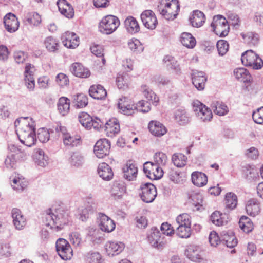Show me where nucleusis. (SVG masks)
Returning <instances> with one entry per match:
<instances>
[{
	"mask_svg": "<svg viewBox=\"0 0 263 263\" xmlns=\"http://www.w3.org/2000/svg\"><path fill=\"white\" fill-rule=\"evenodd\" d=\"M147 238L149 243L155 248L160 249L165 244L164 234H161L156 227L151 229L147 234Z\"/></svg>",
	"mask_w": 263,
	"mask_h": 263,
	"instance_id": "10",
	"label": "nucleus"
},
{
	"mask_svg": "<svg viewBox=\"0 0 263 263\" xmlns=\"http://www.w3.org/2000/svg\"><path fill=\"white\" fill-rule=\"evenodd\" d=\"M148 129L151 133L157 137H161L165 135L167 132L165 126L157 121H152L148 124Z\"/></svg>",
	"mask_w": 263,
	"mask_h": 263,
	"instance_id": "27",
	"label": "nucleus"
},
{
	"mask_svg": "<svg viewBox=\"0 0 263 263\" xmlns=\"http://www.w3.org/2000/svg\"><path fill=\"white\" fill-rule=\"evenodd\" d=\"M36 137L41 142L45 143L49 140L50 133L48 129L41 128L37 132Z\"/></svg>",
	"mask_w": 263,
	"mask_h": 263,
	"instance_id": "58",
	"label": "nucleus"
},
{
	"mask_svg": "<svg viewBox=\"0 0 263 263\" xmlns=\"http://www.w3.org/2000/svg\"><path fill=\"white\" fill-rule=\"evenodd\" d=\"M129 49L136 53H140L143 50L144 47L139 40L136 39L130 40L128 42Z\"/></svg>",
	"mask_w": 263,
	"mask_h": 263,
	"instance_id": "54",
	"label": "nucleus"
},
{
	"mask_svg": "<svg viewBox=\"0 0 263 263\" xmlns=\"http://www.w3.org/2000/svg\"><path fill=\"white\" fill-rule=\"evenodd\" d=\"M128 184L122 179L115 180L111 184L110 193L117 199H121L127 193Z\"/></svg>",
	"mask_w": 263,
	"mask_h": 263,
	"instance_id": "11",
	"label": "nucleus"
},
{
	"mask_svg": "<svg viewBox=\"0 0 263 263\" xmlns=\"http://www.w3.org/2000/svg\"><path fill=\"white\" fill-rule=\"evenodd\" d=\"M89 95L97 100H102L106 98L107 92L101 85H92L89 90Z\"/></svg>",
	"mask_w": 263,
	"mask_h": 263,
	"instance_id": "29",
	"label": "nucleus"
},
{
	"mask_svg": "<svg viewBox=\"0 0 263 263\" xmlns=\"http://www.w3.org/2000/svg\"><path fill=\"white\" fill-rule=\"evenodd\" d=\"M92 118L86 112H81L79 115V121L82 125L88 129H90V123Z\"/></svg>",
	"mask_w": 263,
	"mask_h": 263,
	"instance_id": "55",
	"label": "nucleus"
},
{
	"mask_svg": "<svg viewBox=\"0 0 263 263\" xmlns=\"http://www.w3.org/2000/svg\"><path fill=\"white\" fill-rule=\"evenodd\" d=\"M60 13L65 17L70 18L74 15V11L72 6L66 0H58L57 3Z\"/></svg>",
	"mask_w": 263,
	"mask_h": 263,
	"instance_id": "28",
	"label": "nucleus"
},
{
	"mask_svg": "<svg viewBox=\"0 0 263 263\" xmlns=\"http://www.w3.org/2000/svg\"><path fill=\"white\" fill-rule=\"evenodd\" d=\"M240 228L245 233H249L253 229V224L251 219L247 216H242L239 221Z\"/></svg>",
	"mask_w": 263,
	"mask_h": 263,
	"instance_id": "47",
	"label": "nucleus"
},
{
	"mask_svg": "<svg viewBox=\"0 0 263 263\" xmlns=\"http://www.w3.org/2000/svg\"><path fill=\"white\" fill-rule=\"evenodd\" d=\"M241 60L244 65L252 67L254 69H259L263 66L262 60L252 50L242 53Z\"/></svg>",
	"mask_w": 263,
	"mask_h": 263,
	"instance_id": "6",
	"label": "nucleus"
},
{
	"mask_svg": "<svg viewBox=\"0 0 263 263\" xmlns=\"http://www.w3.org/2000/svg\"><path fill=\"white\" fill-rule=\"evenodd\" d=\"M118 108L121 113L128 116L133 115L136 110V106L135 104L125 106L122 103H118Z\"/></svg>",
	"mask_w": 263,
	"mask_h": 263,
	"instance_id": "59",
	"label": "nucleus"
},
{
	"mask_svg": "<svg viewBox=\"0 0 263 263\" xmlns=\"http://www.w3.org/2000/svg\"><path fill=\"white\" fill-rule=\"evenodd\" d=\"M226 208L230 210H233L236 207L237 204V197L233 193H228L225 196Z\"/></svg>",
	"mask_w": 263,
	"mask_h": 263,
	"instance_id": "51",
	"label": "nucleus"
},
{
	"mask_svg": "<svg viewBox=\"0 0 263 263\" xmlns=\"http://www.w3.org/2000/svg\"><path fill=\"white\" fill-rule=\"evenodd\" d=\"M68 212L62 208H52L46 210L43 222L46 227H49L53 232L61 230L68 222Z\"/></svg>",
	"mask_w": 263,
	"mask_h": 263,
	"instance_id": "2",
	"label": "nucleus"
},
{
	"mask_svg": "<svg viewBox=\"0 0 263 263\" xmlns=\"http://www.w3.org/2000/svg\"><path fill=\"white\" fill-rule=\"evenodd\" d=\"M56 251L60 257L67 260L72 257V250L69 242L64 238H59L56 241Z\"/></svg>",
	"mask_w": 263,
	"mask_h": 263,
	"instance_id": "8",
	"label": "nucleus"
},
{
	"mask_svg": "<svg viewBox=\"0 0 263 263\" xmlns=\"http://www.w3.org/2000/svg\"><path fill=\"white\" fill-rule=\"evenodd\" d=\"M11 180V186L14 190L21 192L25 189L28 186V181L21 174H16L13 178H10Z\"/></svg>",
	"mask_w": 263,
	"mask_h": 263,
	"instance_id": "25",
	"label": "nucleus"
},
{
	"mask_svg": "<svg viewBox=\"0 0 263 263\" xmlns=\"http://www.w3.org/2000/svg\"><path fill=\"white\" fill-rule=\"evenodd\" d=\"M252 118L255 123L263 124V106L253 112Z\"/></svg>",
	"mask_w": 263,
	"mask_h": 263,
	"instance_id": "64",
	"label": "nucleus"
},
{
	"mask_svg": "<svg viewBox=\"0 0 263 263\" xmlns=\"http://www.w3.org/2000/svg\"><path fill=\"white\" fill-rule=\"evenodd\" d=\"M4 23L5 29L10 33L15 32L19 27V22L17 18L14 14L11 13H9L5 15L4 17Z\"/></svg>",
	"mask_w": 263,
	"mask_h": 263,
	"instance_id": "17",
	"label": "nucleus"
},
{
	"mask_svg": "<svg viewBox=\"0 0 263 263\" xmlns=\"http://www.w3.org/2000/svg\"><path fill=\"white\" fill-rule=\"evenodd\" d=\"M228 215H222L219 212L215 211L211 216V220L213 224L217 226L224 225L227 223Z\"/></svg>",
	"mask_w": 263,
	"mask_h": 263,
	"instance_id": "42",
	"label": "nucleus"
},
{
	"mask_svg": "<svg viewBox=\"0 0 263 263\" xmlns=\"http://www.w3.org/2000/svg\"><path fill=\"white\" fill-rule=\"evenodd\" d=\"M211 26L213 31L217 35L224 37L228 34L229 25L226 18L222 15L214 16Z\"/></svg>",
	"mask_w": 263,
	"mask_h": 263,
	"instance_id": "5",
	"label": "nucleus"
},
{
	"mask_svg": "<svg viewBox=\"0 0 263 263\" xmlns=\"http://www.w3.org/2000/svg\"><path fill=\"white\" fill-rule=\"evenodd\" d=\"M233 73L235 77L240 81L247 82L250 80L251 76L248 70L245 68H236Z\"/></svg>",
	"mask_w": 263,
	"mask_h": 263,
	"instance_id": "44",
	"label": "nucleus"
},
{
	"mask_svg": "<svg viewBox=\"0 0 263 263\" xmlns=\"http://www.w3.org/2000/svg\"><path fill=\"white\" fill-rule=\"evenodd\" d=\"M11 217L15 228L18 230H23L26 224V219L21 211L17 208L12 209Z\"/></svg>",
	"mask_w": 263,
	"mask_h": 263,
	"instance_id": "15",
	"label": "nucleus"
},
{
	"mask_svg": "<svg viewBox=\"0 0 263 263\" xmlns=\"http://www.w3.org/2000/svg\"><path fill=\"white\" fill-rule=\"evenodd\" d=\"M140 197L142 201L146 203L153 202L157 196L155 186L151 183H142L140 185Z\"/></svg>",
	"mask_w": 263,
	"mask_h": 263,
	"instance_id": "9",
	"label": "nucleus"
},
{
	"mask_svg": "<svg viewBox=\"0 0 263 263\" xmlns=\"http://www.w3.org/2000/svg\"><path fill=\"white\" fill-rule=\"evenodd\" d=\"M193 109L199 120L203 122H209L212 118L211 110L200 101L196 100L193 103Z\"/></svg>",
	"mask_w": 263,
	"mask_h": 263,
	"instance_id": "7",
	"label": "nucleus"
},
{
	"mask_svg": "<svg viewBox=\"0 0 263 263\" xmlns=\"http://www.w3.org/2000/svg\"><path fill=\"white\" fill-rule=\"evenodd\" d=\"M242 172L243 177L249 180H255L258 177L257 170L251 165L243 166Z\"/></svg>",
	"mask_w": 263,
	"mask_h": 263,
	"instance_id": "45",
	"label": "nucleus"
},
{
	"mask_svg": "<svg viewBox=\"0 0 263 263\" xmlns=\"http://www.w3.org/2000/svg\"><path fill=\"white\" fill-rule=\"evenodd\" d=\"M185 254L192 261L198 263L204 262V259L201 254L200 249L197 246L194 245L189 246L185 250Z\"/></svg>",
	"mask_w": 263,
	"mask_h": 263,
	"instance_id": "16",
	"label": "nucleus"
},
{
	"mask_svg": "<svg viewBox=\"0 0 263 263\" xmlns=\"http://www.w3.org/2000/svg\"><path fill=\"white\" fill-rule=\"evenodd\" d=\"M88 237L93 244L101 243L104 240L103 234L97 229L90 228L89 230Z\"/></svg>",
	"mask_w": 263,
	"mask_h": 263,
	"instance_id": "39",
	"label": "nucleus"
},
{
	"mask_svg": "<svg viewBox=\"0 0 263 263\" xmlns=\"http://www.w3.org/2000/svg\"><path fill=\"white\" fill-rule=\"evenodd\" d=\"M129 84V77L126 73H119L116 78V84L119 89H125Z\"/></svg>",
	"mask_w": 263,
	"mask_h": 263,
	"instance_id": "43",
	"label": "nucleus"
},
{
	"mask_svg": "<svg viewBox=\"0 0 263 263\" xmlns=\"http://www.w3.org/2000/svg\"><path fill=\"white\" fill-rule=\"evenodd\" d=\"M176 226L179 225L191 226L190 216L187 213H183L178 216L176 219Z\"/></svg>",
	"mask_w": 263,
	"mask_h": 263,
	"instance_id": "60",
	"label": "nucleus"
},
{
	"mask_svg": "<svg viewBox=\"0 0 263 263\" xmlns=\"http://www.w3.org/2000/svg\"><path fill=\"white\" fill-rule=\"evenodd\" d=\"M85 260L87 263H103L104 260L101 255L97 252H89L85 255Z\"/></svg>",
	"mask_w": 263,
	"mask_h": 263,
	"instance_id": "53",
	"label": "nucleus"
},
{
	"mask_svg": "<svg viewBox=\"0 0 263 263\" xmlns=\"http://www.w3.org/2000/svg\"><path fill=\"white\" fill-rule=\"evenodd\" d=\"M110 144L108 140L101 139L99 140L94 146V153L99 158H102L107 155L110 151Z\"/></svg>",
	"mask_w": 263,
	"mask_h": 263,
	"instance_id": "12",
	"label": "nucleus"
},
{
	"mask_svg": "<svg viewBox=\"0 0 263 263\" xmlns=\"http://www.w3.org/2000/svg\"><path fill=\"white\" fill-rule=\"evenodd\" d=\"M157 9L161 15L170 20L176 17L180 8L177 0H160Z\"/></svg>",
	"mask_w": 263,
	"mask_h": 263,
	"instance_id": "3",
	"label": "nucleus"
},
{
	"mask_svg": "<svg viewBox=\"0 0 263 263\" xmlns=\"http://www.w3.org/2000/svg\"><path fill=\"white\" fill-rule=\"evenodd\" d=\"M142 22L145 27L149 29H154L158 24L155 14L151 10L144 11L141 14Z\"/></svg>",
	"mask_w": 263,
	"mask_h": 263,
	"instance_id": "13",
	"label": "nucleus"
},
{
	"mask_svg": "<svg viewBox=\"0 0 263 263\" xmlns=\"http://www.w3.org/2000/svg\"><path fill=\"white\" fill-rule=\"evenodd\" d=\"M192 183L196 186L202 187L206 184L208 177L206 175L201 172H194L191 175Z\"/></svg>",
	"mask_w": 263,
	"mask_h": 263,
	"instance_id": "31",
	"label": "nucleus"
},
{
	"mask_svg": "<svg viewBox=\"0 0 263 263\" xmlns=\"http://www.w3.org/2000/svg\"><path fill=\"white\" fill-rule=\"evenodd\" d=\"M104 127L108 137H112L120 131L119 122L115 118H112L107 121L105 124Z\"/></svg>",
	"mask_w": 263,
	"mask_h": 263,
	"instance_id": "19",
	"label": "nucleus"
},
{
	"mask_svg": "<svg viewBox=\"0 0 263 263\" xmlns=\"http://www.w3.org/2000/svg\"><path fill=\"white\" fill-rule=\"evenodd\" d=\"M163 62L166 66L173 70L176 74H179L181 73L180 66L174 57L171 55H166L163 59Z\"/></svg>",
	"mask_w": 263,
	"mask_h": 263,
	"instance_id": "41",
	"label": "nucleus"
},
{
	"mask_svg": "<svg viewBox=\"0 0 263 263\" xmlns=\"http://www.w3.org/2000/svg\"><path fill=\"white\" fill-rule=\"evenodd\" d=\"M43 44L46 49L50 52H57L60 46L59 41L51 36L46 37L44 40Z\"/></svg>",
	"mask_w": 263,
	"mask_h": 263,
	"instance_id": "34",
	"label": "nucleus"
},
{
	"mask_svg": "<svg viewBox=\"0 0 263 263\" xmlns=\"http://www.w3.org/2000/svg\"><path fill=\"white\" fill-rule=\"evenodd\" d=\"M229 44L226 41L221 40L218 41L217 43V48L218 54L221 56H223L226 54L229 50Z\"/></svg>",
	"mask_w": 263,
	"mask_h": 263,
	"instance_id": "61",
	"label": "nucleus"
},
{
	"mask_svg": "<svg viewBox=\"0 0 263 263\" xmlns=\"http://www.w3.org/2000/svg\"><path fill=\"white\" fill-rule=\"evenodd\" d=\"M99 227L102 231L109 233L115 230L116 227L115 223L109 217L104 214L100 213L99 214Z\"/></svg>",
	"mask_w": 263,
	"mask_h": 263,
	"instance_id": "20",
	"label": "nucleus"
},
{
	"mask_svg": "<svg viewBox=\"0 0 263 263\" xmlns=\"http://www.w3.org/2000/svg\"><path fill=\"white\" fill-rule=\"evenodd\" d=\"M142 91L143 96L148 101H151L152 103L154 105H157L159 102V98L157 95L146 86L142 87Z\"/></svg>",
	"mask_w": 263,
	"mask_h": 263,
	"instance_id": "49",
	"label": "nucleus"
},
{
	"mask_svg": "<svg viewBox=\"0 0 263 263\" xmlns=\"http://www.w3.org/2000/svg\"><path fill=\"white\" fill-rule=\"evenodd\" d=\"M98 173L101 178L106 181L110 180L114 176L113 172L109 165H99Z\"/></svg>",
	"mask_w": 263,
	"mask_h": 263,
	"instance_id": "40",
	"label": "nucleus"
},
{
	"mask_svg": "<svg viewBox=\"0 0 263 263\" xmlns=\"http://www.w3.org/2000/svg\"><path fill=\"white\" fill-rule=\"evenodd\" d=\"M191 226H176V233L181 238H188L191 235Z\"/></svg>",
	"mask_w": 263,
	"mask_h": 263,
	"instance_id": "57",
	"label": "nucleus"
},
{
	"mask_svg": "<svg viewBox=\"0 0 263 263\" xmlns=\"http://www.w3.org/2000/svg\"><path fill=\"white\" fill-rule=\"evenodd\" d=\"M16 132L20 142L31 147L36 142L34 121L30 117H21L14 122Z\"/></svg>",
	"mask_w": 263,
	"mask_h": 263,
	"instance_id": "1",
	"label": "nucleus"
},
{
	"mask_svg": "<svg viewBox=\"0 0 263 263\" xmlns=\"http://www.w3.org/2000/svg\"><path fill=\"white\" fill-rule=\"evenodd\" d=\"M205 15L203 12L199 10L194 11L190 17V22L194 27L199 28L205 22Z\"/></svg>",
	"mask_w": 263,
	"mask_h": 263,
	"instance_id": "30",
	"label": "nucleus"
},
{
	"mask_svg": "<svg viewBox=\"0 0 263 263\" xmlns=\"http://www.w3.org/2000/svg\"><path fill=\"white\" fill-rule=\"evenodd\" d=\"M120 24L119 18L112 15L103 17L99 24V31L103 34L109 35L114 32Z\"/></svg>",
	"mask_w": 263,
	"mask_h": 263,
	"instance_id": "4",
	"label": "nucleus"
},
{
	"mask_svg": "<svg viewBox=\"0 0 263 263\" xmlns=\"http://www.w3.org/2000/svg\"><path fill=\"white\" fill-rule=\"evenodd\" d=\"M213 107L214 108V112L219 116H224L229 112L228 106L222 102H216Z\"/></svg>",
	"mask_w": 263,
	"mask_h": 263,
	"instance_id": "56",
	"label": "nucleus"
},
{
	"mask_svg": "<svg viewBox=\"0 0 263 263\" xmlns=\"http://www.w3.org/2000/svg\"><path fill=\"white\" fill-rule=\"evenodd\" d=\"M34 71V67L31 64H27L24 71V83L29 91H33L35 87Z\"/></svg>",
	"mask_w": 263,
	"mask_h": 263,
	"instance_id": "14",
	"label": "nucleus"
},
{
	"mask_svg": "<svg viewBox=\"0 0 263 263\" xmlns=\"http://www.w3.org/2000/svg\"><path fill=\"white\" fill-rule=\"evenodd\" d=\"M67 162L71 164H80L83 162V156L78 152H71L66 155Z\"/></svg>",
	"mask_w": 263,
	"mask_h": 263,
	"instance_id": "52",
	"label": "nucleus"
},
{
	"mask_svg": "<svg viewBox=\"0 0 263 263\" xmlns=\"http://www.w3.org/2000/svg\"><path fill=\"white\" fill-rule=\"evenodd\" d=\"M33 158L34 162L37 164H45L49 163L48 156L45 155L44 151L41 149H36L34 152Z\"/></svg>",
	"mask_w": 263,
	"mask_h": 263,
	"instance_id": "50",
	"label": "nucleus"
},
{
	"mask_svg": "<svg viewBox=\"0 0 263 263\" xmlns=\"http://www.w3.org/2000/svg\"><path fill=\"white\" fill-rule=\"evenodd\" d=\"M174 119L181 126L187 125L191 120L190 114L184 109H177L174 113Z\"/></svg>",
	"mask_w": 263,
	"mask_h": 263,
	"instance_id": "18",
	"label": "nucleus"
},
{
	"mask_svg": "<svg viewBox=\"0 0 263 263\" xmlns=\"http://www.w3.org/2000/svg\"><path fill=\"white\" fill-rule=\"evenodd\" d=\"M206 77L204 72L194 71L192 73V83L198 90L204 89Z\"/></svg>",
	"mask_w": 263,
	"mask_h": 263,
	"instance_id": "24",
	"label": "nucleus"
},
{
	"mask_svg": "<svg viewBox=\"0 0 263 263\" xmlns=\"http://www.w3.org/2000/svg\"><path fill=\"white\" fill-rule=\"evenodd\" d=\"M180 42L182 44L188 48H193L196 44L194 37L190 33L183 32L180 36Z\"/></svg>",
	"mask_w": 263,
	"mask_h": 263,
	"instance_id": "38",
	"label": "nucleus"
},
{
	"mask_svg": "<svg viewBox=\"0 0 263 263\" xmlns=\"http://www.w3.org/2000/svg\"><path fill=\"white\" fill-rule=\"evenodd\" d=\"M81 138L79 136H71L69 134H65L63 136L64 145L71 147L77 146L80 144Z\"/></svg>",
	"mask_w": 263,
	"mask_h": 263,
	"instance_id": "48",
	"label": "nucleus"
},
{
	"mask_svg": "<svg viewBox=\"0 0 263 263\" xmlns=\"http://www.w3.org/2000/svg\"><path fill=\"white\" fill-rule=\"evenodd\" d=\"M70 71L75 76L81 78H87L90 76V71L80 63H73L70 68Z\"/></svg>",
	"mask_w": 263,
	"mask_h": 263,
	"instance_id": "23",
	"label": "nucleus"
},
{
	"mask_svg": "<svg viewBox=\"0 0 263 263\" xmlns=\"http://www.w3.org/2000/svg\"><path fill=\"white\" fill-rule=\"evenodd\" d=\"M152 170H149L148 166L143 165V171L147 177L151 179L157 180L161 178L163 175V171L159 165H150Z\"/></svg>",
	"mask_w": 263,
	"mask_h": 263,
	"instance_id": "26",
	"label": "nucleus"
},
{
	"mask_svg": "<svg viewBox=\"0 0 263 263\" xmlns=\"http://www.w3.org/2000/svg\"><path fill=\"white\" fill-rule=\"evenodd\" d=\"M124 244L121 242L108 241L105 246V250L109 256L120 254L124 249Z\"/></svg>",
	"mask_w": 263,
	"mask_h": 263,
	"instance_id": "21",
	"label": "nucleus"
},
{
	"mask_svg": "<svg viewBox=\"0 0 263 263\" xmlns=\"http://www.w3.org/2000/svg\"><path fill=\"white\" fill-rule=\"evenodd\" d=\"M240 35L242 37L244 42L250 46L256 45L259 41V36L255 32H248L241 33Z\"/></svg>",
	"mask_w": 263,
	"mask_h": 263,
	"instance_id": "36",
	"label": "nucleus"
},
{
	"mask_svg": "<svg viewBox=\"0 0 263 263\" xmlns=\"http://www.w3.org/2000/svg\"><path fill=\"white\" fill-rule=\"evenodd\" d=\"M122 171L123 178L129 182L135 180L137 178L138 169L135 165H124Z\"/></svg>",
	"mask_w": 263,
	"mask_h": 263,
	"instance_id": "33",
	"label": "nucleus"
},
{
	"mask_svg": "<svg viewBox=\"0 0 263 263\" xmlns=\"http://www.w3.org/2000/svg\"><path fill=\"white\" fill-rule=\"evenodd\" d=\"M124 24L127 31L129 33L134 34L140 30L138 22L132 16L127 17L124 21Z\"/></svg>",
	"mask_w": 263,
	"mask_h": 263,
	"instance_id": "35",
	"label": "nucleus"
},
{
	"mask_svg": "<svg viewBox=\"0 0 263 263\" xmlns=\"http://www.w3.org/2000/svg\"><path fill=\"white\" fill-rule=\"evenodd\" d=\"M70 101L65 97H61L58 103V109L62 116L67 115L69 110Z\"/></svg>",
	"mask_w": 263,
	"mask_h": 263,
	"instance_id": "46",
	"label": "nucleus"
},
{
	"mask_svg": "<svg viewBox=\"0 0 263 263\" xmlns=\"http://www.w3.org/2000/svg\"><path fill=\"white\" fill-rule=\"evenodd\" d=\"M187 157L182 153H175L172 156V161L174 164H185Z\"/></svg>",
	"mask_w": 263,
	"mask_h": 263,
	"instance_id": "63",
	"label": "nucleus"
},
{
	"mask_svg": "<svg viewBox=\"0 0 263 263\" xmlns=\"http://www.w3.org/2000/svg\"><path fill=\"white\" fill-rule=\"evenodd\" d=\"M246 210L248 215L255 217L260 212V204L256 199H251L247 202Z\"/></svg>",
	"mask_w": 263,
	"mask_h": 263,
	"instance_id": "32",
	"label": "nucleus"
},
{
	"mask_svg": "<svg viewBox=\"0 0 263 263\" xmlns=\"http://www.w3.org/2000/svg\"><path fill=\"white\" fill-rule=\"evenodd\" d=\"M76 101V105L78 108H83L85 107L88 104V98L86 95L80 93L74 99Z\"/></svg>",
	"mask_w": 263,
	"mask_h": 263,
	"instance_id": "62",
	"label": "nucleus"
},
{
	"mask_svg": "<svg viewBox=\"0 0 263 263\" xmlns=\"http://www.w3.org/2000/svg\"><path fill=\"white\" fill-rule=\"evenodd\" d=\"M23 21L26 24L37 26L41 22V17L35 12H28L24 15Z\"/></svg>",
	"mask_w": 263,
	"mask_h": 263,
	"instance_id": "37",
	"label": "nucleus"
},
{
	"mask_svg": "<svg viewBox=\"0 0 263 263\" xmlns=\"http://www.w3.org/2000/svg\"><path fill=\"white\" fill-rule=\"evenodd\" d=\"M62 40L64 45L68 48H76L79 44V37L73 32H66Z\"/></svg>",
	"mask_w": 263,
	"mask_h": 263,
	"instance_id": "22",
	"label": "nucleus"
}]
</instances>
